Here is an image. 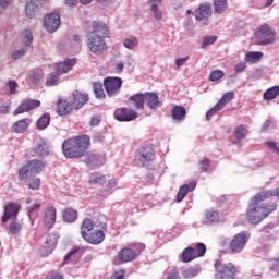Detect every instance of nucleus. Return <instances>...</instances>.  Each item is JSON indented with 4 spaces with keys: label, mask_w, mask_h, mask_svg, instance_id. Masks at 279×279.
<instances>
[{
    "label": "nucleus",
    "mask_w": 279,
    "mask_h": 279,
    "mask_svg": "<svg viewBox=\"0 0 279 279\" xmlns=\"http://www.w3.org/2000/svg\"><path fill=\"white\" fill-rule=\"evenodd\" d=\"M269 197H279V187L275 190L262 191L253 196L250 201L248 208L246 211V217L250 223L253 226H258L263 219L269 217L274 210H276V204H260Z\"/></svg>",
    "instance_id": "obj_1"
},
{
    "label": "nucleus",
    "mask_w": 279,
    "mask_h": 279,
    "mask_svg": "<svg viewBox=\"0 0 279 279\" xmlns=\"http://www.w3.org/2000/svg\"><path fill=\"white\" fill-rule=\"evenodd\" d=\"M90 29H87L85 45L95 56H101L108 50V26L104 22L94 21L90 23Z\"/></svg>",
    "instance_id": "obj_2"
},
{
    "label": "nucleus",
    "mask_w": 279,
    "mask_h": 279,
    "mask_svg": "<svg viewBox=\"0 0 279 279\" xmlns=\"http://www.w3.org/2000/svg\"><path fill=\"white\" fill-rule=\"evenodd\" d=\"M45 169V165L40 160H31L22 167L19 171V178L22 182H25L28 189L38 191L40 189V179L35 178L36 174L40 173Z\"/></svg>",
    "instance_id": "obj_3"
},
{
    "label": "nucleus",
    "mask_w": 279,
    "mask_h": 279,
    "mask_svg": "<svg viewBox=\"0 0 279 279\" xmlns=\"http://www.w3.org/2000/svg\"><path fill=\"white\" fill-rule=\"evenodd\" d=\"M88 147H90V137L88 135L69 138L62 144L65 158H82Z\"/></svg>",
    "instance_id": "obj_4"
},
{
    "label": "nucleus",
    "mask_w": 279,
    "mask_h": 279,
    "mask_svg": "<svg viewBox=\"0 0 279 279\" xmlns=\"http://www.w3.org/2000/svg\"><path fill=\"white\" fill-rule=\"evenodd\" d=\"M250 232L242 231L235 234L229 243V250L233 254H241L243 250L247 246V242L250 241Z\"/></svg>",
    "instance_id": "obj_5"
},
{
    "label": "nucleus",
    "mask_w": 279,
    "mask_h": 279,
    "mask_svg": "<svg viewBox=\"0 0 279 279\" xmlns=\"http://www.w3.org/2000/svg\"><path fill=\"white\" fill-rule=\"evenodd\" d=\"M215 268V279H234L236 276V268L232 263L222 264L221 262H216Z\"/></svg>",
    "instance_id": "obj_6"
},
{
    "label": "nucleus",
    "mask_w": 279,
    "mask_h": 279,
    "mask_svg": "<svg viewBox=\"0 0 279 279\" xmlns=\"http://www.w3.org/2000/svg\"><path fill=\"white\" fill-rule=\"evenodd\" d=\"M257 38V45L267 46L271 45L276 40L274 37V31L267 24H263L255 33Z\"/></svg>",
    "instance_id": "obj_7"
},
{
    "label": "nucleus",
    "mask_w": 279,
    "mask_h": 279,
    "mask_svg": "<svg viewBox=\"0 0 279 279\" xmlns=\"http://www.w3.org/2000/svg\"><path fill=\"white\" fill-rule=\"evenodd\" d=\"M104 86L108 97H117L121 93L123 81L121 77H107L104 80Z\"/></svg>",
    "instance_id": "obj_8"
},
{
    "label": "nucleus",
    "mask_w": 279,
    "mask_h": 279,
    "mask_svg": "<svg viewBox=\"0 0 279 279\" xmlns=\"http://www.w3.org/2000/svg\"><path fill=\"white\" fill-rule=\"evenodd\" d=\"M154 160V149L151 147H142L135 156V162L140 167H147L148 162Z\"/></svg>",
    "instance_id": "obj_9"
},
{
    "label": "nucleus",
    "mask_w": 279,
    "mask_h": 279,
    "mask_svg": "<svg viewBox=\"0 0 279 279\" xmlns=\"http://www.w3.org/2000/svg\"><path fill=\"white\" fill-rule=\"evenodd\" d=\"M44 27L50 34H53V32H58V29L60 28V14L48 13L44 17Z\"/></svg>",
    "instance_id": "obj_10"
},
{
    "label": "nucleus",
    "mask_w": 279,
    "mask_h": 279,
    "mask_svg": "<svg viewBox=\"0 0 279 279\" xmlns=\"http://www.w3.org/2000/svg\"><path fill=\"white\" fill-rule=\"evenodd\" d=\"M138 118V113L125 107L118 108L114 111V119L120 122H130Z\"/></svg>",
    "instance_id": "obj_11"
},
{
    "label": "nucleus",
    "mask_w": 279,
    "mask_h": 279,
    "mask_svg": "<svg viewBox=\"0 0 279 279\" xmlns=\"http://www.w3.org/2000/svg\"><path fill=\"white\" fill-rule=\"evenodd\" d=\"M36 108H40V100L25 99L14 110L13 114L16 117L19 114H23L24 112H29V110H36Z\"/></svg>",
    "instance_id": "obj_12"
},
{
    "label": "nucleus",
    "mask_w": 279,
    "mask_h": 279,
    "mask_svg": "<svg viewBox=\"0 0 279 279\" xmlns=\"http://www.w3.org/2000/svg\"><path fill=\"white\" fill-rule=\"evenodd\" d=\"M49 0H31L25 8V14L27 19H34L37 12H40L43 5H46Z\"/></svg>",
    "instance_id": "obj_13"
},
{
    "label": "nucleus",
    "mask_w": 279,
    "mask_h": 279,
    "mask_svg": "<svg viewBox=\"0 0 279 279\" xmlns=\"http://www.w3.org/2000/svg\"><path fill=\"white\" fill-rule=\"evenodd\" d=\"M83 239L86 241V243H90L92 245H99V243H104V239H106V234H104V231L98 230L96 232L85 233L83 231Z\"/></svg>",
    "instance_id": "obj_14"
},
{
    "label": "nucleus",
    "mask_w": 279,
    "mask_h": 279,
    "mask_svg": "<svg viewBox=\"0 0 279 279\" xmlns=\"http://www.w3.org/2000/svg\"><path fill=\"white\" fill-rule=\"evenodd\" d=\"M106 162V155H97V154H89L85 158V163L90 169H95L97 167H104V163Z\"/></svg>",
    "instance_id": "obj_15"
},
{
    "label": "nucleus",
    "mask_w": 279,
    "mask_h": 279,
    "mask_svg": "<svg viewBox=\"0 0 279 279\" xmlns=\"http://www.w3.org/2000/svg\"><path fill=\"white\" fill-rule=\"evenodd\" d=\"M213 15V5L208 2L203 3L195 11L196 21H205L208 20L209 16Z\"/></svg>",
    "instance_id": "obj_16"
},
{
    "label": "nucleus",
    "mask_w": 279,
    "mask_h": 279,
    "mask_svg": "<svg viewBox=\"0 0 279 279\" xmlns=\"http://www.w3.org/2000/svg\"><path fill=\"white\" fill-rule=\"evenodd\" d=\"M145 104L150 110H158L162 104L156 93H145Z\"/></svg>",
    "instance_id": "obj_17"
},
{
    "label": "nucleus",
    "mask_w": 279,
    "mask_h": 279,
    "mask_svg": "<svg viewBox=\"0 0 279 279\" xmlns=\"http://www.w3.org/2000/svg\"><path fill=\"white\" fill-rule=\"evenodd\" d=\"M88 102V94L82 93V92H74L73 93V99H72V106L76 110H80V108H83L85 104Z\"/></svg>",
    "instance_id": "obj_18"
},
{
    "label": "nucleus",
    "mask_w": 279,
    "mask_h": 279,
    "mask_svg": "<svg viewBox=\"0 0 279 279\" xmlns=\"http://www.w3.org/2000/svg\"><path fill=\"white\" fill-rule=\"evenodd\" d=\"M19 215V206L14 203H10L4 206V215L2 217V222L7 223L9 219H15Z\"/></svg>",
    "instance_id": "obj_19"
},
{
    "label": "nucleus",
    "mask_w": 279,
    "mask_h": 279,
    "mask_svg": "<svg viewBox=\"0 0 279 279\" xmlns=\"http://www.w3.org/2000/svg\"><path fill=\"white\" fill-rule=\"evenodd\" d=\"M44 223L48 229L56 226V207H47L45 210Z\"/></svg>",
    "instance_id": "obj_20"
},
{
    "label": "nucleus",
    "mask_w": 279,
    "mask_h": 279,
    "mask_svg": "<svg viewBox=\"0 0 279 279\" xmlns=\"http://www.w3.org/2000/svg\"><path fill=\"white\" fill-rule=\"evenodd\" d=\"M196 186H197V182L195 181H192L189 184L182 185L177 194V202H182L184 197L189 195V192L195 191Z\"/></svg>",
    "instance_id": "obj_21"
},
{
    "label": "nucleus",
    "mask_w": 279,
    "mask_h": 279,
    "mask_svg": "<svg viewBox=\"0 0 279 279\" xmlns=\"http://www.w3.org/2000/svg\"><path fill=\"white\" fill-rule=\"evenodd\" d=\"M72 111H73V104L69 102V100L59 99L57 104V112L60 117L70 114V112Z\"/></svg>",
    "instance_id": "obj_22"
},
{
    "label": "nucleus",
    "mask_w": 279,
    "mask_h": 279,
    "mask_svg": "<svg viewBox=\"0 0 279 279\" xmlns=\"http://www.w3.org/2000/svg\"><path fill=\"white\" fill-rule=\"evenodd\" d=\"M118 258L121 263H132L136 258V255L132 248L125 247L119 252Z\"/></svg>",
    "instance_id": "obj_23"
},
{
    "label": "nucleus",
    "mask_w": 279,
    "mask_h": 279,
    "mask_svg": "<svg viewBox=\"0 0 279 279\" xmlns=\"http://www.w3.org/2000/svg\"><path fill=\"white\" fill-rule=\"evenodd\" d=\"M160 3L162 0H149L148 4L150 5V11L153 12L154 19L156 21H162V11L160 10Z\"/></svg>",
    "instance_id": "obj_24"
},
{
    "label": "nucleus",
    "mask_w": 279,
    "mask_h": 279,
    "mask_svg": "<svg viewBox=\"0 0 279 279\" xmlns=\"http://www.w3.org/2000/svg\"><path fill=\"white\" fill-rule=\"evenodd\" d=\"M27 128H29V119H22L13 123L11 130L15 134H23L27 132Z\"/></svg>",
    "instance_id": "obj_25"
},
{
    "label": "nucleus",
    "mask_w": 279,
    "mask_h": 279,
    "mask_svg": "<svg viewBox=\"0 0 279 279\" xmlns=\"http://www.w3.org/2000/svg\"><path fill=\"white\" fill-rule=\"evenodd\" d=\"M73 66H75V59H69V60H65V61L59 63L56 68V72L59 75H62L64 73H69V71H71V69H73Z\"/></svg>",
    "instance_id": "obj_26"
},
{
    "label": "nucleus",
    "mask_w": 279,
    "mask_h": 279,
    "mask_svg": "<svg viewBox=\"0 0 279 279\" xmlns=\"http://www.w3.org/2000/svg\"><path fill=\"white\" fill-rule=\"evenodd\" d=\"M130 101H132L134 108L136 110H144L145 109V94H135L130 97Z\"/></svg>",
    "instance_id": "obj_27"
},
{
    "label": "nucleus",
    "mask_w": 279,
    "mask_h": 279,
    "mask_svg": "<svg viewBox=\"0 0 279 279\" xmlns=\"http://www.w3.org/2000/svg\"><path fill=\"white\" fill-rule=\"evenodd\" d=\"M199 274H202V268H199V266H192L181 271V276L185 279L195 278L196 276H199Z\"/></svg>",
    "instance_id": "obj_28"
},
{
    "label": "nucleus",
    "mask_w": 279,
    "mask_h": 279,
    "mask_svg": "<svg viewBox=\"0 0 279 279\" xmlns=\"http://www.w3.org/2000/svg\"><path fill=\"white\" fill-rule=\"evenodd\" d=\"M172 119H174V121H184V119H186V108L182 106L172 108Z\"/></svg>",
    "instance_id": "obj_29"
},
{
    "label": "nucleus",
    "mask_w": 279,
    "mask_h": 279,
    "mask_svg": "<svg viewBox=\"0 0 279 279\" xmlns=\"http://www.w3.org/2000/svg\"><path fill=\"white\" fill-rule=\"evenodd\" d=\"M35 154L39 158H45V156H49V144H47V142L39 143L35 148Z\"/></svg>",
    "instance_id": "obj_30"
},
{
    "label": "nucleus",
    "mask_w": 279,
    "mask_h": 279,
    "mask_svg": "<svg viewBox=\"0 0 279 279\" xmlns=\"http://www.w3.org/2000/svg\"><path fill=\"white\" fill-rule=\"evenodd\" d=\"M205 221L206 223H217L219 221V211L214 208L207 209L205 211Z\"/></svg>",
    "instance_id": "obj_31"
},
{
    "label": "nucleus",
    "mask_w": 279,
    "mask_h": 279,
    "mask_svg": "<svg viewBox=\"0 0 279 279\" xmlns=\"http://www.w3.org/2000/svg\"><path fill=\"white\" fill-rule=\"evenodd\" d=\"M278 96H279V86L278 85H275V86L268 88L263 95L265 101H271V99H276V97H278Z\"/></svg>",
    "instance_id": "obj_32"
},
{
    "label": "nucleus",
    "mask_w": 279,
    "mask_h": 279,
    "mask_svg": "<svg viewBox=\"0 0 279 279\" xmlns=\"http://www.w3.org/2000/svg\"><path fill=\"white\" fill-rule=\"evenodd\" d=\"M89 184H98L99 186H101V184H106V175L100 172H94L93 174H90Z\"/></svg>",
    "instance_id": "obj_33"
},
{
    "label": "nucleus",
    "mask_w": 279,
    "mask_h": 279,
    "mask_svg": "<svg viewBox=\"0 0 279 279\" xmlns=\"http://www.w3.org/2000/svg\"><path fill=\"white\" fill-rule=\"evenodd\" d=\"M49 123H51V116L49 113H44L37 120V128L38 130H47V128H49Z\"/></svg>",
    "instance_id": "obj_34"
},
{
    "label": "nucleus",
    "mask_w": 279,
    "mask_h": 279,
    "mask_svg": "<svg viewBox=\"0 0 279 279\" xmlns=\"http://www.w3.org/2000/svg\"><path fill=\"white\" fill-rule=\"evenodd\" d=\"M77 219V210L73 208H66L63 211V220L66 221V223H73Z\"/></svg>",
    "instance_id": "obj_35"
},
{
    "label": "nucleus",
    "mask_w": 279,
    "mask_h": 279,
    "mask_svg": "<svg viewBox=\"0 0 279 279\" xmlns=\"http://www.w3.org/2000/svg\"><path fill=\"white\" fill-rule=\"evenodd\" d=\"M123 47H125V49H129L130 51H134V49L138 47V37L131 36L129 38H125L123 40Z\"/></svg>",
    "instance_id": "obj_36"
},
{
    "label": "nucleus",
    "mask_w": 279,
    "mask_h": 279,
    "mask_svg": "<svg viewBox=\"0 0 279 279\" xmlns=\"http://www.w3.org/2000/svg\"><path fill=\"white\" fill-rule=\"evenodd\" d=\"M181 258L183 263H191V260H195V258L197 257L193 252V246H189L187 248H185L181 254Z\"/></svg>",
    "instance_id": "obj_37"
},
{
    "label": "nucleus",
    "mask_w": 279,
    "mask_h": 279,
    "mask_svg": "<svg viewBox=\"0 0 279 279\" xmlns=\"http://www.w3.org/2000/svg\"><path fill=\"white\" fill-rule=\"evenodd\" d=\"M233 99H234V92H227L217 102L218 108L220 107L223 110V108H226V104H230Z\"/></svg>",
    "instance_id": "obj_38"
},
{
    "label": "nucleus",
    "mask_w": 279,
    "mask_h": 279,
    "mask_svg": "<svg viewBox=\"0 0 279 279\" xmlns=\"http://www.w3.org/2000/svg\"><path fill=\"white\" fill-rule=\"evenodd\" d=\"M214 8L217 14H223L228 10V0H214Z\"/></svg>",
    "instance_id": "obj_39"
},
{
    "label": "nucleus",
    "mask_w": 279,
    "mask_h": 279,
    "mask_svg": "<svg viewBox=\"0 0 279 279\" xmlns=\"http://www.w3.org/2000/svg\"><path fill=\"white\" fill-rule=\"evenodd\" d=\"M93 228H95V223H93V220L90 218H85L81 228L82 236H84V233L88 234L93 230Z\"/></svg>",
    "instance_id": "obj_40"
},
{
    "label": "nucleus",
    "mask_w": 279,
    "mask_h": 279,
    "mask_svg": "<svg viewBox=\"0 0 279 279\" xmlns=\"http://www.w3.org/2000/svg\"><path fill=\"white\" fill-rule=\"evenodd\" d=\"M263 58V52H247L245 56V62H248L250 64H254L255 62H259V60Z\"/></svg>",
    "instance_id": "obj_41"
},
{
    "label": "nucleus",
    "mask_w": 279,
    "mask_h": 279,
    "mask_svg": "<svg viewBox=\"0 0 279 279\" xmlns=\"http://www.w3.org/2000/svg\"><path fill=\"white\" fill-rule=\"evenodd\" d=\"M46 244L48 245V248H49L48 254H51V252H53V247L58 245V234L50 233L46 239Z\"/></svg>",
    "instance_id": "obj_42"
},
{
    "label": "nucleus",
    "mask_w": 279,
    "mask_h": 279,
    "mask_svg": "<svg viewBox=\"0 0 279 279\" xmlns=\"http://www.w3.org/2000/svg\"><path fill=\"white\" fill-rule=\"evenodd\" d=\"M60 84V74L58 72H53L46 78V86H58Z\"/></svg>",
    "instance_id": "obj_43"
},
{
    "label": "nucleus",
    "mask_w": 279,
    "mask_h": 279,
    "mask_svg": "<svg viewBox=\"0 0 279 279\" xmlns=\"http://www.w3.org/2000/svg\"><path fill=\"white\" fill-rule=\"evenodd\" d=\"M247 136V126L240 125L235 128L234 130V137L238 138V141H243Z\"/></svg>",
    "instance_id": "obj_44"
},
{
    "label": "nucleus",
    "mask_w": 279,
    "mask_h": 279,
    "mask_svg": "<svg viewBox=\"0 0 279 279\" xmlns=\"http://www.w3.org/2000/svg\"><path fill=\"white\" fill-rule=\"evenodd\" d=\"M43 80V72L40 71H33L27 77V82L29 84H38Z\"/></svg>",
    "instance_id": "obj_45"
},
{
    "label": "nucleus",
    "mask_w": 279,
    "mask_h": 279,
    "mask_svg": "<svg viewBox=\"0 0 279 279\" xmlns=\"http://www.w3.org/2000/svg\"><path fill=\"white\" fill-rule=\"evenodd\" d=\"M94 93L97 99H105L106 93H104V85L101 83H94L93 84Z\"/></svg>",
    "instance_id": "obj_46"
},
{
    "label": "nucleus",
    "mask_w": 279,
    "mask_h": 279,
    "mask_svg": "<svg viewBox=\"0 0 279 279\" xmlns=\"http://www.w3.org/2000/svg\"><path fill=\"white\" fill-rule=\"evenodd\" d=\"M215 43H217V36L213 35H207L203 37V43L201 45L202 49H206V47L210 46V45H215Z\"/></svg>",
    "instance_id": "obj_47"
},
{
    "label": "nucleus",
    "mask_w": 279,
    "mask_h": 279,
    "mask_svg": "<svg viewBox=\"0 0 279 279\" xmlns=\"http://www.w3.org/2000/svg\"><path fill=\"white\" fill-rule=\"evenodd\" d=\"M193 253L196 256V258H199L206 254V244L204 243H197L195 247H193Z\"/></svg>",
    "instance_id": "obj_48"
},
{
    "label": "nucleus",
    "mask_w": 279,
    "mask_h": 279,
    "mask_svg": "<svg viewBox=\"0 0 279 279\" xmlns=\"http://www.w3.org/2000/svg\"><path fill=\"white\" fill-rule=\"evenodd\" d=\"M32 43H34V36L32 35V31H25L23 33L22 44L25 47H29V45H32Z\"/></svg>",
    "instance_id": "obj_49"
},
{
    "label": "nucleus",
    "mask_w": 279,
    "mask_h": 279,
    "mask_svg": "<svg viewBox=\"0 0 279 279\" xmlns=\"http://www.w3.org/2000/svg\"><path fill=\"white\" fill-rule=\"evenodd\" d=\"M40 203H35L33 206L28 207V217L29 219L36 218L38 211L40 210Z\"/></svg>",
    "instance_id": "obj_50"
},
{
    "label": "nucleus",
    "mask_w": 279,
    "mask_h": 279,
    "mask_svg": "<svg viewBox=\"0 0 279 279\" xmlns=\"http://www.w3.org/2000/svg\"><path fill=\"white\" fill-rule=\"evenodd\" d=\"M225 73L221 70H215L210 73L209 80L210 82H218V80H221L223 77Z\"/></svg>",
    "instance_id": "obj_51"
},
{
    "label": "nucleus",
    "mask_w": 279,
    "mask_h": 279,
    "mask_svg": "<svg viewBox=\"0 0 279 279\" xmlns=\"http://www.w3.org/2000/svg\"><path fill=\"white\" fill-rule=\"evenodd\" d=\"M129 250L134 252L135 256H138V254H141V252L145 250V244H141V243L131 244Z\"/></svg>",
    "instance_id": "obj_52"
},
{
    "label": "nucleus",
    "mask_w": 279,
    "mask_h": 279,
    "mask_svg": "<svg viewBox=\"0 0 279 279\" xmlns=\"http://www.w3.org/2000/svg\"><path fill=\"white\" fill-rule=\"evenodd\" d=\"M9 232L10 234H19V232H21V223L16 221L11 222L9 226Z\"/></svg>",
    "instance_id": "obj_53"
},
{
    "label": "nucleus",
    "mask_w": 279,
    "mask_h": 279,
    "mask_svg": "<svg viewBox=\"0 0 279 279\" xmlns=\"http://www.w3.org/2000/svg\"><path fill=\"white\" fill-rule=\"evenodd\" d=\"M27 53V48H21L11 54L12 60H21Z\"/></svg>",
    "instance_id": "obj_54"
},
{
    "label": "nucleus",
    "mask_w": 279,
    "mask_h": 279,
    "mask_svg": "<svg viewBox=\"0 0 279 279\" xmlns=\"http://www.w3.org/2000/svg\"><path fill=\"white\" fill-rule=\"evenodd\" d=\"M219 110H222L220 107H218V104H216L211 109H209L206 113V120L210 121V119H213V117H215V114L217 112H219Z\"/></svg>",
    "instance_id": "obj_55"
},
{
    "label": "nucleus",
    "mask_w": 279,
    "mask_h": 279,
    "mask_svg": "<svg viewBox=\"0 0 279 279\" xmlns=\"http://www.w3.org/2000/svg\"><path fill=\"white\" fill-rule=\"evenodd\" d=\"M268 267L271 271L279 274V258L270 259L268 263Z\"/></svg>",
    "instance_id": "obj_56"
},
{
    "label": "nucleus",
    "mask_w": 279,
    "mask_h": 279,
    "mask_svg": "<svg viewBox=\"0 0 279 279\" xmlns=\"http://www.w3.org/2000/svg\"><path fill=\"white\" fill-rule=\"evenodd\" d=\"M210 167V159H208L207 157L203 158L199 160V169L201 171H208Z\"/></svg>",
    "instance_id": "obj_57"
},
{
    "label": "nucleus",
    "mask_w": 279,
    "mask_h": 279,
    "mask_svg": "<svg viewBox=\"0 0 279 279\" xmlns=\"http://www.w3.org/2000/svg\"><path fill=\"white\" fill-rule=\"evenodd\" d=\"M10 108H12V102H4L0 106V114H10Z\"/></svg>",
    "instance_id": "obj_58"
},
{
    "label": "nucleus",
    "mask_w": 279,
    "mask_h": 279,
    "mask_svg": "<svg viewBox=\"0 0 279 279\" xmlns=\"http://www.w3.org/2000/svg\"><path fill=\"white\" fill-rule=\"evenodd\" d=\"M118 189H119V186H118L117 180H110L107 183V191L109 193H112L113 191H117Z\"/></svg>",
    "instance_id": "obj_59"
},
{
    "label": "nucleus",
    "mask_w": 279,
    "mask_h": 279,
    "mask_svg": "<svg viewBox=\"0 0 279 279\" xmlns=\"http://www.w3.org/2000/svg\"><path fill=\"white\" fill-rule=\"evenodd\" d=\"M7 86H9L10 95H15L16 88H19V84L14 81H9Z\"/></svg>",
    "instance_id": "obj_60"
},
{
    "label": "nucleus",
    "mask_w": 279,
    "mask_h": 279,
    "mask_svg": "<svg viewBox=\"0 0 279 279\" xmlns=\"http://www.w3.org/2000/svg\"><path fill=\"white\" fill-rule=\"evenodd\" d=\"M110 279H125V270H116Z\"/></svg>",
    "instance_id": "obj_61"
},
{
    "label": "nucleus",
    "mask_w": 279,
    "mask_h": 279,
    "mask_svg": "<svg viewBox=\"0 0 279 279\" xmlns=\"http://www.w3.org/2000/svg\"><path fill=\"white\" fill-rule=\"evenodd\" d=\"M245 69H247V64H245V62H240L235 65L234 71L235 73H243Z\"/></svg>",
    "instance_id": "obj_62"
},
{
    "label": "nucleus",
    "mask_w": 279,
    "mask_h": 279,
    "mask_svg": "<svg viewBox=\"0 0 279 279\" xmlns=\"http://www.w3.org/2000/svg\"><path fill=\"white\" fill-rule=\"evenodd\" d=\"M166 279H182L180 278V274L178 272V269L173 268Z\"/></svg>",
    "instance_id": "obj_63"
},
{
    "label": "nucleus",
    "mask_w": 279,
    "mask_h": 279,
    "mask_svg": "<svg viewBox=\"0 0 279 279\" xmlns=\"http://www.w3.org/2000/svg\"><path fill=\"white\" fill-rule=\"evenodd\" d=\"M46 279H64V277L58 272H51L46 277Z\"/></svg>",
    "instance_id": "obj_64"
}]
</instances>
